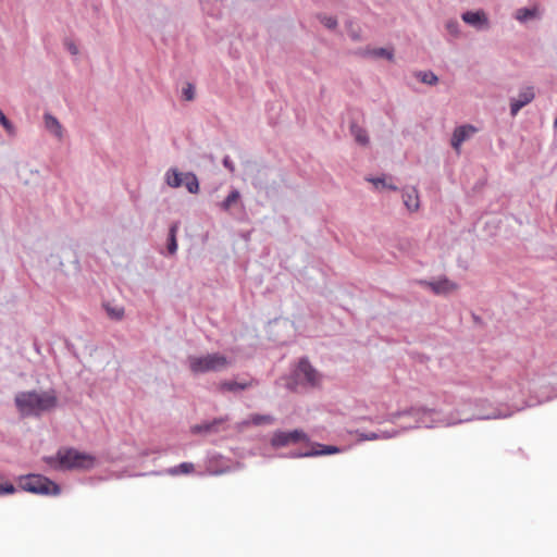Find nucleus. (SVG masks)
Returning a JSON list of instances; mask_svg holds the SVG:
<instances>
[{"mask_svg": "<svg viewBox=\"0 0 557 557\" xmlns=\"http://www.w3.org/2000/svg\"><path fill=\"white\" fill-rule=\"evenodd\" d=\"M223 165L231 172L233 173L235 171V165H234V162L232 161V159L230 158V156H225L223 158Z\"/></svg>", "mask_w": 557, "mask_h": 557, "instance_id": "39", "label": "nucleus"}, {"mask_svg": "<svg viewBox=\"0 0 557 557\" xmlns=\"http://www.w3.org/2000/svg\"><path fill=\"white\" fill-rule=\"evenodd\" d=\"M377 433L382 435L381 438H392L398 434V431H393V432L382 431V432H377Z\"/></svg>", "mask_w": 557, "mask_h": 557, "instance_id": "40", "label": "nucleus"}, {"mask_svg": "<svg viewBox=\"0 0 557 557\" xmlns=\"http://www.w3.org/2000/svg\"><path fill=\"white\" fill-rule=\"evenodd\" d=\"M44 124L45 128L57 139L61 140L63 138V126L54 115L46 112L44 114Z\"/></svg>", "mask_w": 557, "mask_h": 557, "instance_id": "12", "label": "nucleus"}, {"mask_svg": "<svg viewBox=\"0 0 557 557\" xmlns=\"http://www.w3.org/2000/svg\"><path fill=\"white\" fill-rule=\"evenodd\" d=\"M178 231V225L176 223L172 224L169 228V236H168V251L170 255H175L177 251V240H176V234Z\"/></svg>", "mask_w": 557, "mask_h": 557, "instance_id": "22", "label": "nucleus"}, {"mask_svg": "<svg viewBox=\"0 0 557 557\" xmlns=\"http://www.w3.org/2000/svg\"><path fill=\"white\" fill-rule=\"evenodd\" d=\"M15 491H16V488L12 483H9V482L0 483V496L14 494Z\"/></svg>", "mask_w": 557, "mask_h": 557, "instance_id": "33", "label": "nucleus"}, {"mask_svg": "<svg viewBox=\"0 0 557 557\" xmlns=\"http://www.w3.org/2000/svg\"><path fill=\"white\" fill-rule=\"evenodd\" d=\"M461 18L476 30H487L490 28V20L483 10L463 12Z\"/></svg>", "mask_w": 557, "mask_h": 557, "instance_id": "9", "label": "nucleus"}, {"mask_svg": "<svg viewBox=\"0 0 557 557\" xmlns=\"http://www.w3.org/2000/svg\"><path fill=\"white\" fill-rule=\"evenodd\" d=\"M417 78L429 86H434L438 83V77L432 71H419L416 73Z\"/></svg>", "mask_w": 557, "mask_h": 557, "instance_id": "23", "label": "nucleus"}, {"mask_svg": "<svg viewBox=\"0 0 557 557\" xmlns=\"http://www.w3.org/2000/svg\"><path fill=\"white\" fill-rule=\"evenodd\" d=\"M350 133L358 144H360L362 146H366L369 144V136H368L367 131L363 127L359 126L358 124L352 123L350 125Z\"/></svg>", "mask_w": 557, "mask_h": 557, "instance_id": "20", "label": "nucleus"}, {"mask_svg": "<svg viewBox=\"0 0 557 557\" xmlns=\"http://www.w3.org/2000/svg\"><path fill=\"white\" fill-rule=\"evenodd\" d=\"M20 487L33 494L38 495H59L61 493L60 486L53 481L41 474H27L18 479Z\"/></svg>", "mask_w": 557, "mask_h": 557, "instance_id": "5", "label": "nucleus"}, {"mask_svg": "<svg viewBox=\"0 0 557 557\" xmlns=\"http://www.w3.org/2000/svg\"><path fill=\"white\" fill-rule=\"evenodd\" d=\"M319 449H312V457L313 456H324V455H333L341 451V448L333 445H323V444H317Z\"/></svg>", "mask_w": 557, "mask_h": 557, "instance_id": "25", "label": "nucleus"}, {"mask_svg": "<svg viewBox=\"0 0 557 557\" xmlns=\"http://www.w3.org/2000/svg\"><path fill=\"white\" fill-rule=\"evenodd\" d=\"M64 47L74 57H76L79 53V49H78L77 45L71 39L64 40Z\"/></svg>", "mask_w": 557, "mask_h": 557, "instance_id": "34", "label": "nucleus"}, {"mask_svg": "<svg viewBox=\"0 0 557 557\" xmlns=\"http://www.w3.org/2000/svg\"><path fill=\"white\" fill-rule=\"evenodd\" d=\"M106 311L109 317L115 320H120L124 315V309L122 307H111L109 305H106Z\"/></svg>", "mask_w": 557, "mask_h": 557, "instance_id": "31", "label": "nucleus"}, {"mask_svg": "<svg viewBox=\"0 0 557 557\" xmlns=\"http://www.w3.org/2000/svg\"><path fill=\"white\" fill-rule=\"evenodd\" d=\"M274 422H275V418L271 414L253 413V414H250L247 420L243 421V425L247 426L250 424H253V425L273 424Z\"/></svg>", "mask_w": 557, "mask_h": 557, "instance_id": "18", "label": "nucleus"}, {"mask_svg": "<svg viewBox=\"0 0 557 557\" xmlns=\"http://www.w3.org/2000/svg\"><path fill=\"white\" fill-rule=\"evenodd\" d=\"M46 462L58 471L90 470L96 466V457L75 448H60L55 456L45 458Z\"/></svg>", "mask_w": 557, "mask_h": 557, "instance_id": "3", "label": "nucleus"}, {"mask_svg": "<svg viewBox=\"0 0 557 557\" xmlns=\"http://www.w3.org/2000/svg\"><path fill=\"white\" fill-rule=\"evenodd\" d=\"M281 457H288V458H305V457H312L311 450L306 451H293L288 455H281Z\"/></svg>", "mask_w": 557, "mask_h": 557, "instance_id": "37", "label": "nucleus"}, {"mask_svg": "<svg viewBox=\"0 0 557 557\" xmlns=\"http://www.w3.org/2000/svg\"><path fill=\"white\" fill-rule=\"evenodd\" d=\"M319 21L329 29H335L337 27V20L334 16H329L325 14H320L318 16Z\"/></svg>", "mask_w": 557, "mask_h": 557, "instance_id": "29", "label": "nucleus"}, {"mask_svg": "<svg viewBox=\"0 0 557 557\" xmlns=\"http://www.w3.org/2000/svg\"><path fill=\"white\" fill-rule=\"evenodd\" d=\"M357 435H358V441H375V440H381V434H379L377 432H368V433H364V432H357Z\"/></svg>", "mask_w": 557, "mask_h": 557, "instance_id": "32", "label": "nucleus"}, {"mask_svg": "<svg viewBox=\"0 0 557 557\" xmlns=\"http://www.w3.org/2000/svg\"><path fill=\"white\" fill-rule=\"evenodd\" d=\"M371 55L375 57V58H385L389 61H392L394 59V52L393 50H389V49H386V48H376V49H373L371 52H370Z\"/></svg>", "mask_w": 557, "mask_h": 557, "instance_id": "28", "label": "nucleus"}, {"mask_svg": "<svg viewBox=\"0 0 557 557\" xmlns=\"http://www.w3.org/2000/svg\"><path fill=\"white\" fill-rule=\"evenodd\" d=\"M226 418H215L212 421H206L195 424L190 428L193 434H212L219 431V426L226 422Z\"/></svg>", "mask_w": 557, "mask_h": 557, "instance_id": "11", "label": "nucleus"}, {"mask_svg": "<svg viewBox=\"0 0 557 557\" xmlns=\"http://www.w3.org/2000/svg\"><path fill=\"white\" fill-rule=\"evenodd\" d=\"M183 184L190 194H197L199 191V181L195 173H184Z\"/></svg>", "mask_w": 557, "mask_h": 557, "instance_id": "21", "label": "nucleus"}, {"mask_svg": "<svg viewBox=\"0 0 557 557\" xmlns=\"http://www.w3.org/2000/svg\"><path fill=\"white\" fill-rule=\"evenodd\" d=\"M195 470V466L191 462H182L178 466L172 467L168 470L171 475L188 474Z\"/></svg>", "mask_w": 557, "mask_h": 557, "instance_id": "24", "label": "nucleus"}, {"mask_svg": "<svg viewBox=\"0 0 557 557\" xmlns=\"http://www.w3.org/2000/svg\"><path fill=\"white\" fill-rule=\"evenodd\" d=\"M534 86L527 85L519 89L518 96L510 98V115L515 117L519 111L535 99Z\"/></svg>", "mask_w": 557, "mask_h": 557, "instance_id": "8", "label": "nucleus"}, {"mask_svg": "<svg viewBox=\"0 0 557 557\" xmlns=\"http://www.w3.org/2000/svg\"><path fill=\"white\" fill-rule=\"evenodd\" d=\"M403 199L409 211H417L420 207L418 190L414 187H408L403 191Z\"/></svg>", "mask_w": 557, "mask_h": 557, "instance_id": "15", "label": "nucleus"}, {"mask_svg": "<svg viewBox=\"0 0 557 557\" xmlns=\"http://www.w3.org/2000/svg\"><path fill=\"white\" fill-rule=\"evenodd\" d=\"M540 17V12L536 7L532 8H520L515 13V18L520 23H527L531 20Z\"/></svg>", "mask_w": 557, "mask_h": 557, "instance_id": "16", "label": "nucleus"}, {"mask_svg": "<svg viewBox=\"0 0 557 557\" xmlns=\"http://www.w3.org/2000/svg\"><path fill=\"white\" fill-rule=\"evenodd\" d=\"M445 28L447 33L454 38H458L460 36V24L457 20H448L445 24Z\"/></svg>", "mask_w": 557, "mask_h": 557, "instance_id": "26", "label": "nucleus"}, {"mask_svg": "<svg viewBox=\"0 0 557 557\" xmlns=\"http://www.w3.org/2000/svg\"><path fill=\"white\" fill-rule=\"evenodd\" d=\"M554 127L557 128V115H556V119L554 121Z\"/></svg>", "mask_w": 557, "mask_h": 557, "instance_id": "41", "label": "nucleus"}, {"mask_svg": "<svg viewBox=\"0 0 557 557\" xmlns=\"http://www.w3.org/2000/svg\"><path fill=\"white\" fill-rule=\"evenodd\" d=\"M475 132L476 128L469 124L456 127L451 136L453 148L458 151L462 143L469 139Z\"/></svg>", "mask_w": 557, "mask_h": 557, "instance_id": "10", "label": "nucleus"}, {"mask_svg": "<svg viewBox=\"0 0 557 557\" xmlns=\"http://www.w3.org/2000/svg\"><path fill=\"white\" fill-rule=\"evenodd\" d=\"M212 458H215V456H213ZM212 463H213V459H210L209 466H208V471H209L210 474L219 475V474H222V473L227 471L226 468L216 469V468L213 467Z\"/></svg>", "mask_w": 557, "mask_h": 557, "instance_id": "38", "label": "nucleus"}, {"mask_svg": "<svg viewBox=\"0 0 557 557\" xmlns=\"http://www.w3.org/2000/svg\"><path fill=\"white\" fill-rule=\"evenodd\" d=\"M435 294H448L456 290L458 285L446 277L426 283Z\"/></svg>", "mask_w": 557, "mask_h": 557, "instance_id": "13", "label": "nucleus"}, {"mask_svg": "<svg viewBox=\"0 0 557 557\" xmlns=\"http://www.w3.org/2000/svg\"><path fill=\"white\" fill-rule=\"evenodd\" d=\"M346 27H347L348 35L350 36V38H351L352 40H355V41L360 40V34H359V32H358V30H356V29L354 28V23H352V21H348V22L346 23Z\"/></svg>", "mask_w": 557, "mask_h": 557, "instance_id": "35", "label": "nucleus"}, {"mask_svg": "<svg viewBox=\"0 0 557 557\" xmlns=\"http://www.w3.org/2000/svg\"><path fill=\"white\" fill-rule=\"evenodd\" d=\"M231 364L232 361L221 352L190 355L187 357L188 369L194 375L221 372L228 369Z\"/></svg>", "mask_w": 557, "mask_h": 557, "instance_id": "4", "label": "nucleus"}, {"mask_svg": "<svg viewBox=\"0 0 557 557\" xmlns=\"http://www.w3.org/2000/svg\"><path fill=\"white\" fill-rule=\"evenodd\" d=\"M297 381H304L310 386H315L320 382V374L311 366L308 358H301L298 362L297 369L294 372Z\"/></svg>", "mask_w": 557, "mask_h": 557, "instance_id": "7", "label": "nucleus"}, {"mask_svg": "<svg viewBox=\"0 0 557 557\" xmlns=\"http://www.w3.org/2000/svg\"><path fill=\"white\" fill-rule=\"evenodd\" d=\"M240 202V193L238 189H232L225 199L220 203L223 211H230L232 207Z\"/></svg>", "mask_w": 557, "mask_h": 557, "instance_id": "19", "label": "nucleus"}, {"mask_svg": "<svg viewBox=\"0 0 557 557\" xmlns=\"http://www.w3.org/2000/svg\"><path fill=\"white\" fill-rule=\"evenodd\" d=\"M184 173L178 172L177 169L171 168L164 174L165 183L172 188H178L183 185Z\"/></svg>", "mask_w": 557, "mask_h": 557, "instance_id": "17", "label": "nucleus"}, {"mask_svg": "<svg viewBox=\"0 0 557 557\" xmlns=\"http://www.w3.org/2000/svg\"><path fill=\"white\" fill-rule=\"evenodd\" d=\"M368 181L373 183L376 187L381 186L382 188L397 190V186H395L392 183H387L384 177H371V178H368Z\"/></svg>", "mask_w": 557, "mask_h": 557, "instance_id": "30", "label": "nucleus"}, {"mask_svg": "<svg viewBox=\"0 0 557 557\" xmlns=\"http://www.w3.org/2000/svg\"><path fill=\"white\" fill-rule=\"evenodd\" d=\"M308 441L307 434L302 430L295 429L293 431H275L270 440L273 448H281L290 444Z\"/></svg>", "mask_w": 557, "mask_h": 557, "instance_id": "6", "label": "nucleus"}, {"mask_svg": "<svg viewBox=\"0 0 557 557\" xmlns=\"http://www.w3.org/2000/svg\"><path fill=\"white\" fill-rule=\"evenodd\" d=\"M0 124L7 131L10 136H14L16 133L15 126L13 123L5 116L3 111L0 109Z\"/></svg>", "mask_w": 557, "mask_h": 557, "instance_id": "27", "label": "nucleus"}, {"mask_svg": "<svg viewBox=\"0 0 557 557\" xmlns=\"http://www.w3.org/2000/svg\"><path fill=\"white\" fill-rule=\"evenodd\" d=\"M252 386V382H236V381H222L220 382L218 388L221 393L230 392V393H238L240 391H245Z\"/></svg>", "mask_w": 557, "mask_h": 557, "instance_id": "14", "label": "nucleus"}, {"mask_svg": "<svg viewBox=\"0 0 557 557\" xmlns=\"http://www.w3.org/2000/svg\"><path fill=\"white\" fill-rule=\"evenodd\" d=\"M469 410L463 409L458 419H444L442 414L433 409L412 408L403 414L410 416L414 419V424L403 426L404 430L413 428H435V426H449L457 423L469 422L472 420H491L508 418L512 414L509 410H502L499 408L484 409L483 403L469 404Z\"/></svg>", "mask_w": 557, "mask_h": 557, "instance_id": "1", "label": "nucleus"}, {"mask_svg": "<svg viewBox=\"0 0 557 557\" xmlns=\"http://www.w3.org/2000/svg\"><path fill=\"white\" fill-rule=\"evenodd\" d=\"M183 97L185 100L190 101L195 97V89L191 84H188L186 87L183 88Z\"/></svg>", "mask_w": 557, "mask_h": 557, "instance_id": "36", "label": "nucleus"}, {"mask_svg": "<svg viewBox=\"0 0 557 557\" xmlns=\"http://www.w3.org/2000/svg\"><path fill=\"white\" fill-rule=\"evenodd\" d=\"M14 403L23 417H39L41 413L53 409L58 400L53 391L42 393L29 391L17 393Z\"/></svg>", "mask_w": 557, "mask_h": 557, "instance_id": "2", "label": "nucleus"}]
</instances>
